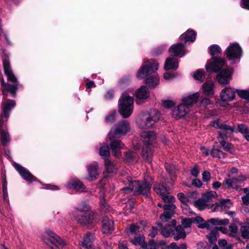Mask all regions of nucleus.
<instances>
[{"label":"nucleus","mask_w":249,"mask_h":249,"mask_svg":"<svg viewBox=\"0 0 249 249\" xmlns=\"http://www.w3.org/2000/svg\"><path fill=\"white\" fill-rule=\"evenodd\" d=\"M210 54L212 56L211 61L205 66L207 72H218L216 79L221 85L229 84L232 74V71L229 69H223L226 67L225 60L221 58V49L217 45H213L210 47Z\"/></svg>","instance_id":"f257e3e1"},{"label":"nucleus","mask_w":249,"mask_h":249,"mask_svg":"<svg viewBox=\"0 0 249 249\" xmlns=\"http://www.w3.org/2000/svg\"><path fill=\"white\" fill-rule=\"evenodd\" d=\"M211 125L219 129L218 131L217 140L223 148L226 151L233 153L234 152L233 146L231 143L227 142L225 140L232 135L233 132L235 131V127L228 125L220 120H216L211 122Z\"/></svg>","instance_id":"f03ea898"},{"label":"nucleus","mask_w":249,"mask_h":249,"mask_svg":"<svg viewBox=\"0 0 249 249\" xmlns=\"http://www.w3.org/2000/svg\"><path fill=\"white\" fill-rule=\"evenodd\" d=\"M3 65L4 73L7 77V80L13 83V84H10L8 83H6L4 82L3 78H0L1 89L3 95V100L2 102L5 100H7L6 99V97L7 96L8 93H10L13 96H15L18 87L17 78L12 71L9 61L6 57H5L3 60Z\"/></svg>","instance_id":"7ed1b4c3"},{"label":"nucleus","mask_w":249,"mask_h":249,"mask_svg":"<svg viewBox=\"0 0 249 249\" xmlns=\"http://www.w3.org/2000/svg\"><path fill=\"white\" fill-rule=\"evenodd\" d=\"M127 180L128 186L121 189V194L124 195L132 193L136 195L138 194L147 195L150 192L153 182L151 177L147 176V178L145 177L142 183L138 180L132 181L130 177H128Z\"/></svg>","instance_id":"20e7f679"},{"label":"nucleus","mask_w":249,"mask_h":249,"mask_svg":"<svg viewBox=\"0 0 249 249\" xmlns=\"http://www.w3.org/2000/svg\"><path fill=\"white\" fill-rule=\"evenodd\" d=\"M193 223L197 224L199 228L209 229L212 225H227L229 224V221L226 218L219 219L218 218H211L207 221H205L202 217L199 216L185 218L181 221L182 225L185 228L190 227Z\"/></svg>","instance_id":"39448f33"},{"label":"nucleus","mask_w":249,"mask_h":249,"mask_svg":"<svg viewBox=\"0 0 249 249\" xmlns=\"http://www.w3.org/2000/svg\"><path fill=\"white\" fill-rule=\"evenodd\" d=\"M141 140L144 143L142 148V155L148 162H151L153 156L152 147L156 138L154 131H143L142 132Z\"/></svg>","instance_id":"423d86ee"},{"label":"nucleus","mask_w":249,"mask_h":249,"mask_svg":"<svg viewBox=\"0 0 249 249\" xmlns=\"http://www.w3.org/2000/svg\"><path fill=\"white\" fill-rule=\"evenodd\" d=\"M42 239L51 249H60L68 245L66 241L61 239L50 229H46Z\"/></svg>","instance_id":"0eeeda50"},{"label":"nucleus","mask_w":249,"mask_h":249,"mask_svg":"<svg viewBox=\"0 0 249 249\" xmlns=\"http://www.w3.org/2000/svg\"><path fill=\"white\" fill-rule=\"evenodd\" d=\"M133 98L124 92L119 101V111L124 118L129 117L133 110Z\"/></svg>","instance_id":"6e6552de"},{"label":"nucleus","mask_w":249,"mask_h":249,"mask_svg":"<svg viewBox=\"0 0 249 249\" xmlns=\"http://www.w3.org/2000/svg\"><path fill=\"white\" fill-rule=\"evenodd\" d=\"M160 118V112L155 109L151 110L137 120V124L141 129L151 127Z\"/></svg>","instance_id":"1a4fd4ad"},{"label":"nucleus","mask_w":249,"mask_h":249,"mask_svg":"<svg viewBox=\"0 0 249 249\" xmlns=\"http://www.w3.org/2000/svg\"><path fill=\"white\" fill-rule=\"evenodd\" d=\"M161 197L164 202L168 204L163 206L164 212L161 214L160 219L163 222H167L171 218L174 214V210L176 208V205L174 204L175 198L173 196L169 195V194H164Z\"/></svg>","instance_id":"9d476101"},{"label":"nucleus","mask_w":249,"mask_h":249,"mask_svg":"<svg viewBox=\"0 0 249 249\" xmlns=\"http://www.w3.org/2000/svg\"><path fill=\"white\" fill-rule=\"evenodd\" d=\"M159 68V63L153 59H150L144 62L137 72V77L143 79L152 73L157 71Z\"/></svg>","instance_id":"9b49d317"},{"label":"nucleus","mask_w":249,"mask_h":249,"mask_svg":"<svg viewBox=\"0 0 249 249\" xmlns=\"http://www.w3.org/2000/svg\"><path fill=\"white\" fill-rule=\"evenodd\" d=\"M130 129L129 123L127 121H120L115 125L114 128L111 129L109 131L108 134L109 139H116L122 135H124L130 131Z\"/></svg>","instance_id":"f8f14e48"},{"label":"nucleus","mask_w":249,"mask_h":249,"mask_svg":"<svg viewBox=\"0 0 249 249\" xmlns=\"http://www.w3.org/2000/svg\"><path fill=\"white\" fill-rule=\"evenodd\" d=\"M227 58L232 61H239L242 54V50L237 43H231L225 51Z\"/></svg>","instance_id":"ddd939ff"},{"label":"nucleus","mask_w":249,"mask_h":249,"mask_svg":"<svg viewBox=\"0 0 249 249\" xmlns=\"http://www.w3.org/2000/svg\"><path fill=\"white\" fill-rule=\"evenodd\" d=\"M16 106L14 100H5L2 103V114L0 116V130L3 128V116L8 118L10 115L11 110Z\"/></svg>","instance_id":"4468645a"},{"label":"nucleus","mask_w":249,"mask_h":249,"mask_svg":"<svg viewBox=\"0 0 249 249\" xmlns=\"http://www.w3.org/2000/svg\"><path fill=\"white\" fill-rule=\"evenodd\" d=\"M73 216L82 225H86L93 223L95 220V214L93 213H84L75 215L72 214Z\"/></svg>","instance_id":"2eb2a0df"},{"label":"nucleus","mask_w":249,"mask_h":249,"mask_svg":"<svg viewBox=\"0 0 249 249\" xmlns=\"http://www.w3.org/2000/svg\"><path fill=\"white\" fill-rule=\"evenodd\" d=\"M111 139L112 141L110 143V149L114 156L120 157L121 156V150L124 147V145L120 141Z\"/></svg>","instance_id":"dca6fc26"},{"label":"nucleus","mask_w":249,"mask_h":249,"mask_svg":"<svg viewBox=\"0 0 249 249\" xmlns=\"http://www.w3.org/2000/svg\"><path fill=\"white\" fill-rule=\"evenodd\" d=\"M15 167L22 178L27 181L36 180V178L32 175L27 169L18 164H16Z\"/></svg>","instance_id":"f3484780"},{"label":"nucleus","mask_w":249,"mask_h":249,"mask_svg":"<svg viewBox=\"0 0 249 249\" xmlns=\"http://www.w3.org/2000/svg\"><path fill=\"white\" fill-rule=\"evenodd\" d=\"M189 111V108L181 103L173 109L172 114L176 118H180L184 117Z\"/></svg>","instance_id":"a211bd4d"},{"label":"nucleus","mask_w":249,"mask_h":249,"mask_svg":"<svg viewBox=\"0 0 249 249\" xmlns=\"http://www.w3.org/2000/svg\"><path fill=\"white\" fill-rule=\"evenodd\" d=\"M99 166L97 162H94L90 164L87 167V171L89 174L88 179L90 181H93L97 178L99 176Z\"/></svg>","instance_id":"6ab92c4d"},{"label":"nucleus","mask_w":249,"mask_h":249,"mask_svg":"<svg viewBox=\"0 0 249 249\" xmlns=\"http://www.w3.org/2000/svg\"><path fill=\"white\" fill-rule=\"evenodd\" d=\"M235 92L233 89L226 87L223 89L220 92V98L224 101H231L234 99Z\"/></svg>","instance_id":"aec40b11"},{"label":"nucleus","mask_w":249,"mask_h":249,"mask_svg":"<svg viewBox=\"0 0 249 249\" xmlns=\"http://www.w3.org/2000/svg\"><path fill=\"white\" fill-rule=\"evenodd\" d=\"M70 189H74L79 192L86 191V187L84 184L78 179H72L67 184Z\"/></svg>","instance_id":"412c9836"},{"label":"nucleus","mask_w":249,"mask_h":249,"mask_svg":"<svg viewBox=\"0 0 249 249\" xmlns=\"http://www.w3.org/2000/svg\"><path fill=\"white\" fill-rule=\"evenodd\" d=\"M169 52L174 56H183L185 53L184 46L182 43H177L172 45L169 49Z\"/></svg>","instance_id":"4be33fe9"},{"label":"nucleus","mask_w":249,"mask_h":249,"mask_svg":"<svg viewBox=\"0 0 249 249\" xmlns=\"http://www.w3.org/2000/svg\"><path fill=\"white\" fill-rule=\"evenodd\" d=\"M203 93L207 96H212L214 93V84L211 80H207L202 87Z\"/></svg>","instance_id":"5701e85b"},{"label":"nucleus","mask_w":249,"mask_h":249,"mask_svg":"<svg viewBox=\"0 0 249 249\" xmlns=\"http://www.w3.org/2000/svg\"><path fill=\"white\" fill-rule=\"evenodd\" d=\"M199 97V93L196 92L193 94L189 95L183 98L182 100V103L184 104L186 107H189L192 106L196 103Z\"/></svg>","instance_id":"b1692460"},{"label":"nucleus","mask_w":249,"mask_h":249,"mask_svg":"<svg viewBox=\"0 0 249 249\" xmlns=\"http://www.w3.org/2000/svg\"><path fill=\"white\" fill-rule=\"evenodd\" d=\"M102 225V231L104 233H110L114 230L113 222L108 216L104 217Z\"/></svg>","instance_id":"393cba45"},{"label":"nucleus","mask_w":249,"mask_h":249,"mask_svg":"<svg viewBox=\"0 0 249 249\" xmlns=\"http://www.w3.org/2000/svg\"><path fill=\"white\" fill-rule=\"evenodd\" d=\"M172 225H167L164 228H161L162 224L160 223L157 224L158 226L161 229V234L165 237H168L170 236L171 232L173 231V227L176 225V221L173 220L171 221Z\"/></svg>","instance_id":"a878e982"},{"label":"nucleus","mask_w":249,"mask_h":249,"mask_svg":"<svg viewBox=\"0 0 249 249\" xmlns=\"http://www.w3.org/2000/svg\"><path fill=\"white\" fill-rule=\"evenodd\" d=\"M245 179L246 178L244 177H239V178H233L226 179L225 183L229 188L237 189L240 182Z\"/></svg>","instance_id":"bb28decb"},{"label":"nucleus","mask_w":249,"mask_h":249,"mask_svg":"<svg viewBox=\"0 0 249 249\" xmlns=\"http://www.w3.org/2000/svg\"><path fill=\"white\" fill-rule=\"evenodd\" d=\"M178 67V61L177 59L168 57L166 59L164 67L165 70H176Z\"/></svg>","instance_id":"cd10ccee"},{"label":"nucleus","mask_w":249,"mask_h":249,"mask_svg":"<svg viewBox=\"0 0 249 249\" xmlns=\"http://www.w3.org/2000/svg\"><path fill=\"white\" fill-rule=\"evenodd\" d=\"M217 195L215 192L210 191L202 195V198L205 202L209 205L210 207L212 206L213 202L216 199Z\"/></svg>","instance_id":"c85d7f7f"},{"label":"nucleus","mask_w":249,"mask_h":249,"mask_svg":"<svg viewBox=\"0 0 249 249\" xmlns=\"http://www.w3.org/2000/svg\"><path fill=\"white\" fill-rule=\"evenodd\" d=\"M94 239V234L90 232H88L84 236L83 241L81 242V246L84 248L89 249L92 247L91 242Z\"/></svg>","instance_id":"c756f323"},{"label":"nucleus","mask_w":249,"mask_h":249,"mask_svg":"<svg viewBox=\"0 0 249 249\" xmlns=\"http://www.w3.org/2000/svg\"><path fill=\"white\" fill-rule=\"evenodd\" d=\"M196 33L194 31L192 30H188L185 34L182 35L180 36V39L181 40L184 39L185 43L189 41L193 42L196 39Z\"/></svg>","instance_id":"7c9ffc66"},{"label":"nucleus","mask_w":249,"mask_h":249,"mask_svg":"<svg viewBox=\"0 0 249 249\" xmlns=\"http://www.w3.org/2000/svg\"><path fill=\"white\" fill-rule=\"evenodd\" d=\"M150 95V92L146 86H142L136 92V96L140 99L147 98Z\"/></svg>","instance_id":"2f4dec72"},{"label":"nucleus","mask_w":249,"mask_h":249,"mask_svg":"<svg viewBox=\"0 0 249 249\" xmlns=\"http://www.w3.org/2000/svg\"><path fill=\"white\" fill-rule=\"evenodd\" d=\"M173 234L174 236L175 240H178L180 238H184L186 236V233L183 228L180 226H177L175 228V231H173Z\"/></svg>","instance_id":"473e14b6"},{"label":"nucleus","mask_w":249,"mask_h":249,"mask_svg":"<svg viewBox=\"0 0 249 249\" xmlns=\"http://www.w3.org/2000/svg\"><path fill=\"white\" fill-rule=\"evenodd\" d=\"M99 154L105 160H108L110 156V151L107 143H103L99 149Z\"/></svg>","instance_id":"72a5a7b5"},{"label":"nucleus","mask_w":249,"mask_h":249,"mask_svg":"<svg viewBox=\"0 0 249 249\" xmlns=\"http://www.w3.org/2000/svg\"><path fill=\"white\" fill-rule=\"evenodd\" d=\"M145 84L150 88H155L159 84V77L157 75H152L147 77Z\"/></svg>","instance_id":"f704fd0d"},{"label":"nucleus","mask_w":249,"mask_h":249,"mask_svg":"<svg viewBox=\"0 0 249 249\" xmlns=\"http://www.w3.org/2000/svg\"><path fill=\"white\" fill-rule=\"evenodd\" d=\"M0 140L2 145H6L10 141V138L8 132L7 130L1 129Z\"/></svg>","instance_id":"c9c22d12"},{"label":"nucleus","mask_w":249,"mask_h":249,"mask_svg":"<svg viewBox=\"0 0 249 249\" xmlns=\"http://www.w3.org/2000/svg\"><path fill=\"white\" fill-rule=\"evenodd\" d=\"M210 154L213 158L218 159L225 158L227 157V154L225 153L220 149L215 148L214 146L210 151Z\"/></svg>","instance_id":"e433bc0d"},{"label":"nucleus","mask_w":249,"mask_h":249,"mask_svg":"<svg viewBox=\"0 0 249 249\" xmlns=\"http://www.w3.org/2000/svg\"><path fill=\"white\" fill-rule=\"evenodd\" d=\"M131 242L135 246H140L142 248H144L145 246L144 242V237L143 235H140L135 237L131 240Z\"/></svg>","instance_id":"4c0bfd02"},{"label":"nucleus","mask_w":249,"mask_h":249,"mask_svg":"<svg viewBox=\"0 0 249 249\" xmlns=\"http://www.w3.org/2000/svg\"><path fill=\"white\" fill-rule=\"evenodd\" d=\"M154 190L157 194L160 196H162L164 194H169L168 189L161 184L155 185Z\"/></svg>","instance_id":"58836bf2"},{"label":"nucleus","mask_w":249,"mask_h":249,"mask_svg":"<svg viewBox=\"0 0 249 249\" xmlns=\"http://www.w3.org/2000/svg\"><path fill=\"white\" fill-rule=\"evenodd\" d=\"M137 157V155L135 152L129 151L125 153L124 160L128 163H131L136 160Z\"/></svg>","instance_id":"ea45409f"},{"label":"nucleus","mask_w":249,"mask_h":249,"mask_svg":"<svg viewBox=\"0 0 249 249\" xmlns=\"http://www.w3.org/2000/svg\"><path fill=\"white\" fill-rule=\"evenodd\" d=\"M195 206L199 210H203L206 208H209L210 207L201 197L195 202Z\"/></svg>","instance_id":"a19ab883"},{"label":"nucleus","mask_w":249,"mask_h":249,"mask_svg":"<svg viewBox=\"0 0 249 249\" xmlns=\"http://www.w3.org/2000/svg\"><path fill=\"white\" fill-rule=\"evenodd\" d=\"M105 167L106 171L109 173H115L117 169L113 162L108 160H105Z\"/></svg>","instance_id":"79ce46f5"},{"label":"nucleus","mask_w":249,"mask_h":249,"mask_svg":"<svg viewBox=\"0 0 249 249\" xmlns=\"http://www.w3.org/2000/svg\"><path fill=\"white\" fill-rule=\"evenodd\" d=\"M90 209V207L89 205H87L85 203H81L79 204L76 209V211L72 213L75 215L78 214L79 213H83L84 212H87Z\"/></svg>","instance_id":"37998d69"},{"label":"nucleus","mask_w":249,"mask_h":249,"mask_svg":"<svg viewBox=\"0 0 249 249\" xmlns=\"http://www.w3.org/2000/svg\"><path fill=\"white\" fill-rule=\"evenodd\" d=\"M140 225L144 226L145 222L142 221L139 223L132 224L130 227V231L132 233H137L139 231L140 229L141 228L140 226Z\"/></svg>","instance_id":"c03bdc74"},{"label":"nucleus","mask_w":249,"mask_h":249,"mask_svg":"<svg viewBox=\"0 0 249 249\" xmlns=\"http://www.w3.org/2000/svg\"><path fill=\"white\" fill-rule=\"evenodd\" d=\"M217 232L214 228L209 234L207 235L209 241L212 244H215L217 240Z\"/></svg>","instance_id":"a18cd8bd"},{"label":"nucleus","mask_w":249,"mask_h":249,"mask_svg":"<svg viewBox=\"0 0 249 249\" xmlns=\"http://www.w3.org/2000/svg\"><path fill=\"white\" fill-rule=\"evenodd\" d=\"M178 199L182 203V207L183 209H187L188 207L186 202L188 201V198L182 193H179L178 194Z\"/></svg>","instance_id":"49530a36"},{"label":"nucleus","mask_w":249,"mask_h":249,"mask_svg":"<svg viewBox=\"0 0 249 249\" xmlns=\"http://www.w3.org/2000/svg\"><path fill=\"white\" fill-rule=\"evenodd\" d=\"M192 76L194 79L199 81L200 82H202L205 78L204 73L201 70H197L192 74Z\"/></svg>","instance_id":"de8ad7c7"},{"label":"nucleus","mask_w":249,"mask_h":249,"mask_svg":"<svg viewBox=\"0 0 249 249\" xmlns=\"http://www.w3.org/2000/svg\"><path fill=\"white\" fill-rule=\"evenodd\" d=\"M237 129L238 132L242 133L244 136L246 134H249V128L246 124H239L237 126Z\"/></svg>","instance_id":"09e8293b"},{"label":"nucleus","mask_w":249,"mask_h":249,"mask_svg":"<svg viewBox=\"0 0 249 249\" xmlns=\"http://www.w3.org/2000/svg\"><path fill=\"white\" fill-rule=\"evenodd\" d=\"M240 231L244 238H249V226L247 225L242 226Z\"/></svg>","instance_id":"8fccbe9b"},{"label":"nucleus","mask_w":249,"mask_h":249,"mask_svg":"<svg viewBox=\"0 0 249 249\" xmlns=\"http://www.w3.org/2000/svg\"><path fill=\"white\" fill-rule=\"evenodd\" d=\"M223 210L228 209L232 206V203L229 199L222 200L220 201L219 205Z\"/></svg>","instance_id":"3c124183"},{"label":"nucleus","mask_w":249,"mask_h":249,"mask_svg":"<svg viewBox=\"0 0 249 249\" xmlns=\"http://www.w3.org/2000/svg\"><path fill=\"white\" fill-rule=\"evenodd\" d=\"M165 169L167 172L169 174V175L173 177L175 176L176 170H177L176 167L172 164H170L168 163H166L165 165Z\"/></svg>","instance_id":"603ef678"},{"label":"nucleus","mask_w":249,"mask_h":249,"mask_svg":"<svg viewBox=\"0 0 249 249\" xmlns=\"http://www.w3.org/2000/svg\"><path fill=\"white\" fill-rule=\"evenodd\" d=\"M237 93L241 98L245 99H249V90H237Z\"/></svg>","instance_id":"864d4df0"},{"label":"nucleus","mask_w":249,"mask_h":249,"mask_svg":"<svg viewBox=\"0 0 249 249\" xmlns=\"http://www.w3.org/2000/svg\"><path fill=\"white\" fill-rule=\"evenodd\" d=\"M100 205L103 211L106 212L109 210V206L103 197L100 199Z\"/></svg>","instance_id":"5fc2aeb1"},{"label":"nucleus","mask_w":249,"mask_h":249,"mask_svg":"<svg viewBox=\"0 0 249 249\" xmlns=\"http://www.w3.org/2000/svg\"><path fill=\"white\" fill-rule=\"evenodd\" d=\"M143 249H158V246L157 243L154 242L153 240H151L149 241L147 245L145 244V246Z\"/></svg>","instance_id":"6e6d98bb"},{"label":"nucleus","mask_w":249,"mask_h":249,"mask_svg":"<svg viewBox=\"0 0 249 249\" xmlns=\"http://www.w3.org/2000/svg\"><path fill=\"white\" fill-rule=\"evenodd\" d=\"M117 112L113 111L110 114L106 117V121L107 123H112L115 120Z\"/></svg>","instance_id":"4d7b16f0"},{"label":"nucleus","mask_w":249,"mask_h":249,"mask_svg":"<svg viewBox=\"0 0 249 249\" xmlns=\"http://www.w3.org/2000/svg\"><path fill=\"white\" fill-rule=\"evenodd\" d=\"M211 104L210 100L208 98H203L200 102V106L206 107Z\"/></svg>","instance_id":"13d9d810"},{"label":"nucleus","mask_w":249,"mask_h":249,"mask_svg":"<svg viewBox=\"0 0 249 249\" xmlns=\"http://www.w3.org/2000/svg\"><path fill=\"white\" fill-rule=\"evenodd\" d=\"M175 105V103L171 100H165L162 102V105L166 108H171L173 107Z\"/></svg>","instance_id":"bf43d9fd"},{"label":"nucleus","mask_w":249,"mask_h":249,"mask_svg":"<svg viewBox=\"0 0 249 249\" xmlns=\"http://www.w3.org/2000/svg\"><path fill=\"white\" fill-rule=\"evenodd\" d=\"M191 173L194 177H196L199 175V172L197 166H195L191 170Z\"/></svg>","instance_id":"052dcab7"},{"label":"nucleus","mask_w":249,"mask_h":249,"mask_svg":"<svg viewBox=\"0 0 249 249\" xmlns=\"http://www.w3.org/2000/svg\"><path fill=\"white\" fill-rule=\"evenodd\" d=\"M202 180L206 182L210 178L211 175L209 172L205 171L202 173Z\"/></svg>","instance_id":"680f3d73"},{"label":"nucleus","mask_w":249,"mask_h":249,"mask_svg":"<svg viewBox=\"0 0 249 249\" xmlns=\"http://www.w3.org/2000/svg\"><path fill=\"white\" fill-rule=\"evenodd\" d=\"M229 230L231 233H236L238 231V227L235 224H232L230 226Z\"/></svg>","instance_id":"e2e57ef3"},{"label":"nucleus","mask_w":249,"mask_h":249,"mask_svg":"<svg viewBox=\"0 0 249 249\" xmlns=\"http://www.w3.org/2000/svg\"><path fill=\"white\" fill-rule=\"evenodd\" d=\"M114 96V93L112 90H108L106 94L105 95V98L106 100H110L113 98Z\"/></svg>","instance_id":"0e129e2a"},{"label":"nucleus","mask_w":249,"mask_h":249,"mask_svg":"<svg viewBox=\"0 0 249 249\" xmlns=\"http://www.w3.org/2000/svg\"><path fill=\"white\" fill-rule=\"evenodd\" d=\"M214 229L217 232H218V231H220L222 233L224 234H228L229 233L228 229L225 227H215Z\"/></svg>","instance_id":"69168bd1"},{"label":"nucleus","mask_w":249,"mask_h":249,"mask_svg":"<svg viewBox=\"0 0 249 249\" xmlns=\"http://www.w3.org/2000/svg\"><path fill=\"white\" fill-rule=\"evenodd\" d=\"M241 6L243 8L249 10V0H242Z\"/></svg>","instance_id":"338daca9"},{"label":"nucleus","mask_w":249,"mask_h":249,"mask_svg":"<svg viewBox=\"0 0 249 249\" xmlns=\"http://www.w3.org/2000/svg\"><path fill=\"white\" fill-rule=\"evenodd\" d=\"M242 199L244 204H249V192L246 196H242Z\"/></svg>","instance_id":"774afa93"}]
</instances>
